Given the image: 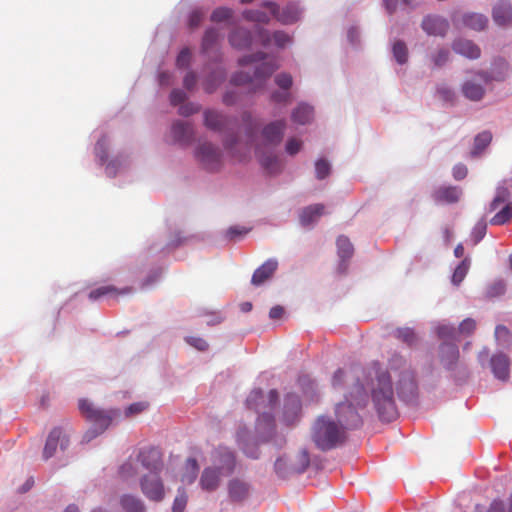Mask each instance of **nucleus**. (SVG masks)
I'll return each mask as SVG.
<instances>
[{"instance_id":"51","label":"nucleus","mask_w":512,"mask_h":512,"mask_svg":"<svg viewBox=\"0 0 512 512\" xmlns=\"http://www.w3.org/2000/svg\"><path fill=\"white\" fill-rule=\"evenodd\" d=\"M191 61V51L189 48H183L176 59V65L178 68H186L189 66Z\"/></svg>"},{"instance_id":"14","label":"nucleus","mask_w":512,"mask_h":512,"mask_svg":"<svg viewBox=\"0 0 512 512\" xmlns=\"http://www.w3.org/2000/svg\"><path fill=\"white\" fill-rule=\"evenodd\" d=\"M490 367L494 377L506 382L510 377V360L504 353H496L490 359Z\"/></svg>"},{"instance_id":"46","label":"nucleus","mask_w":512,"mask_h":512,"mask_svg":"<svg viewBox=\"0 0 512 512\" xmlns=\"http://www.w3.org/2000/svg\"><path fill=\"white\" fill-rule=\"evenodd\" d=\"M225 74L220 72L217 76L209 77L204 83V89L207 93H213L218 85L224 81Z\"/></svg>"},{"instance_id":"8","label":"nucleus","mask_w":512,"mask_h":512,"mask_svg":"<svg viewBox=\"0 0 512 512\" xmlns=\"http://www.w3.org/2000/svg\"><path fill=\"white\" fill-rule=\"evenodd\" d=\"M262 6L268 8L273 17L284 25L297 22L302 13L301 9L294 3L288 4L281 11L275 2H264Z\"/></svg>"},{"instance_id":"57","label":"nucleus","mask_w":512,"mask_h":512,"mask_svg":"<svg viewBox=\"0 0 512 512\" xmlns=\"http://www.w3.org/2000/svg\"><path fill=\"white\" fill-rule=\"evenodd\" d=\"M200 110V106L194 103H185L179 107L178 113L182 116H190L197 113Z\"/></svg>"},{"instance_id":"38","label":"nucleus","mask_w":512,"mask_h":512,"mask_svg":"<svg viewBox=\"0 0 512 512\" xmlns=\"http://www.w3.org/2000/svg\"><path fill=\"white\" fill-rule=\"evenodd\" d=\"M470 268V259L464 258L460 264L455 268L452 275V283L458 286L466 277Z\"/></svg>"},{"instance_id":"22","label":"nucleus","mask_w":512,"mask_h":512,"mask_svg":"<svg viewBox=\"0 0 512 512\" xmlns=\"http://www.w3.org/2000/svg\"><path fill=\"white\" fill-rule=\"evenodd\" d=\"M440 360L447 370H453L459 359L458 347L453 343H443L439 348Z\"/></svg>"},{"instance_id":"15","label":"nucleus","mask_w":512,"mask_h":512,"mask_svg":"<svg viewBox=\"0 0 512 512\" xmlns=\"http://www.w3.org/2000/svg\"><path fill=\"white\" fill-rule=\"evenodd\" d=\"M257 37L263 47H268L272 40L278 48H284L292 42V37L284 31H275L273 35L263 28H257Z\"/></svg>"},{"instance_id":"12","label":"nucleus","mask_w":512,"mask_h":512,"mask_svg":"<svg viewBox=\"0 0 512 512\" xmlns=\"http://www.w3.org/2000/svg\"><path fill=\"white\" fill-rule=\"evenodd\" d=\"M509 64L503 58H497L492 62L491 71H478L476 74L485 82L504 81L508 75Z\"/></svg>"},{"instance_id":"53","label":"nucleus","mask_w":512,"mask_h":512,"mask_svg":"<svg viewBox=\"0 0 512 512\" xmlns=\"http://www.w3.org/2000/svg\"><path fill=\"white\" fill-rule=\"evenodd\" d=\"M495 337L500 342L509 343L511 340V333L505 326L498 325L495 329Z\"/></svg>"},{"instance_id":"64","label":"nucleus","mask_w":512,"mask_h":512,"mask_svg":"<svg viewBox=\"0 0 512 512\" xmlns=\"http://www.w3.org/2000/svg\"><path fill=\"white\" fill-rule=\"evenodd\" d=\"M186 99V94L180 89H174L170 94V101L172 105L183 103Z\"/></svg>"},{"instance_id":"36","label":"nucleus","mask_w":512,"mask_h":512,"mask_svg":"<svg viewBox=\"0 0 512 512\" xmlns=\"http://www.w3.org/2000/svg\"><path fill=\"white\" fill-rule=\"evenodd\" d=\"M259 160L262 167L270 174L278 173L282 168L280 160L275 155H260Z\"/></svg>"},{"instance_id":"9","label":"nucleus","mask_w":512,"mask_h":512,"mask_svg":"<svg viewBox=\"0 0 512 512\" xmlns=\"http://www.w3.org/2000/svg\"><path fill=\"white\" fill-rule=\"evenodd\" d=\"M136 461L139 462L148 473H161L163 469L162 453L154 447L143 448L139 451Z\"/></svg>"},{"instance_id":"49","label":"nucleus","mask_w":512,"mask_h":512,"mask_svg":"<svg viewBox=\"0 0 512 512\" xmlns=\"http://www.w3.org/2000/svg\"><path fill=\"white\" fill-rule=\"evenodd\" d=\"M315 172L318 179L326 178L330 173V164L324 159L318 160L315 163Z\"/></svg>"},{"instance_id":"39","label":"nucleus","mask_w":512,"mask_h":512,"mask_svg":"<svg viewBox=\"0 0 512 512\" xmlns=\"http://www.w3.org/2000/svg\"><path fill=\"white\" fill-rule=\"evenodd\" d=\"M512 218V204H506L498 213L490 220L492 225H503Z\"/></svg>"},{"instance_id":"32","label":"nucleus","mask_w":512,"mask_h":512,"mask_svg":"<svg viewBox=\"0 0 512 512\" xmlns=\"http://www.w3.org/2000/svg\"><path fill=\"white\" fill-rule=\"evenodd\" d=\"M220 39V33L215 28H209L205 31L202 39L201 51L203 54H208L217 48Z\"/></svg>"},{"instance_id":"1","label":"nucleus","mask_w":512,"mask_h":512,"mask_svg":"<svg viewBox=\"0 0 512 512\" xmlns=\"http://www.w3.org/2000/svg\"><path fill=\"white\" fill-rule=\"evenodd\" d=\"M348 379H353L355 382L345 395V401L338 403L335 407L338 423L327 416H319L312 426V440L322 451H328L343 444L347 438L346 431L362 424L357 409L366 407L369 396L364 385L359 382L357 371L338 369L332 377V386L340 387Z\"/></svg>"},{"instance_id":"44","label":"nucleus","mask_w":512,"mask_h":512,"mask_svg":"<svg viewBox=\"0 0 512 512\" xmlns=\"http://www.w3.org/2000/svg\"><path fill=\"white\" fill-rule=\"evenodd\" d=\"M232 15H233L232 9H230L228 7H218L212 12L210 20L212 22L219 23V22H223V21L230 19L232 17Z\"/></svg>"},{"instance_id":"5","label":"nucleus","mask_w":512,"mask_h":512,"mask_svg":"<svg viewBox=\"0 0 512 512\" xmlns=\"http://www.w3.org/2000/svg\"><path fill=\"white\" fill-rule=\"evenodd\" d=\"M277 68V65L272 61L262 62L256 67L253 76H250L246 72H238L232 76L231 83L237 86L251 83L253 90L256 91L263 87L266 79H268Z\"/></svg>"},{"instance_id":"26","label":"nucleus","mask_w":512,"mask_h":512,"mask_svg":"<svg viewBox=\"0 0 512 512\" xmlns=\"http://www.w3.org/2000/svg\"><path fill=\"white\" fill-rule=\"evenodd\" d=\"M132 292L131 287H125L123 289H118L113 285H106L98 287L94 290H92L89 293V298L91 300H97L103 296H111L117 298L120 295H126Z\"/></svg>"},{"instance_id":"41","label":"nucleus","mask_w":512,"mask_h":512,"mask_svg":"<svg viewBox=\"0 0 512 512\" xmlns=\"http://www.w3.org/2000/svg\"><path fill=\"white\" fill-rule=\"evenodd\" d=\"M264 402V394L261 389H254L247 397L246 404L249 409L259 411L260 404Z\"/></svg>"},{"instance_id":"60","label":"nucleus","mask_w":512,"mask_h":512,"mask_svg":"<svg viewBox=\"0 0 512 512\" xmlns=\"http://www.w3.org/2000/svg\"><path fill=\"white\" fill-rule=\"evenodd\" d=\"M437 334L442 339H449L455 336L456 330L451 326L441 325L437 328Z\"/></svg>"},{"instance_id":"23","label":"nucleus","mask_w":512,"mask_h":512,"mask_svg":"<svg viewBox=\"0 0 512 512\" xmlns=\"http://www.w3.org/2000/svg\"><path fill=\"white\" fill-rule=\"evenodd\" d=\"M278 267V262L275 259H268L259 268H257L251 279V283L255 286L263 284L266 280L271 278Z\"/></svg>"},{"instance_id":"7","label":"nucleus","mask_w":512,"mask_h":512,"mask_svg":"<svg viewBox=\"0 0 512 512\" xmlns=\"http://www.w3.org/2000/svg\"><path fill=\"white\" fill-rule=\"evenodd\" d=\"M195 157L207 170L213 171L220 166L221 152L210 142L199 144L195 151Z\"/></svg>"},{"instance_id":"63","label":"nucleus","mask_w":512,"mask_h":512,"mask_svg":"<svg viewBox=\"0 0 512 512\" xmlns=\"http://www.w3.org/2000/svg\"><path fill=\"white\" fill-rule=\"evenodd\" d=\"M453 177L455 180H462L467 176L468 169L464 164H456L452 170Z\"/></svg>"},{"instance_id":"52","label":"nucleus","mask_w":512,"mask_h":512,"mask_svg":"<svg viewBox=\"0 0 512 512\" xmlns=\"http://www.w3.org/2000/svg\"><path fill=\"white\" fill-rule=\"evenodd\" d=\"M204 16H205V11H203L202 9L193 10L189 16V26L191 28L198 27L200 25V23L202 22Z\"/></svg>"},{"instance_id":"11","label":"nucleus","mask_w":512,"mask_h":512,"mask_svg":"<svg viewBox=\"0 0 512 512\" xmlns=\"http://www.w3.org/2000/svg\"><path fill=\"white\" fill-rule=\"evenodd\" d=\"M58 446H60L61 449H65L68 446V439L64 435L62 429L56 427L50 431L47 437L42 454L43 459L48 460L53 457Z\"/></svg>"},{"instance_id":"18","label":"nucleus","mask_w":512,"mask_h":512,"mask_svg":"<svg viewBox=\"0 0 512 512\" xmlns=\"http://www.w3.org/2000/svg\"><path fill=\"white\" fill-rule=\"evenodd\" d=\"M492 18L498 26L512 25V4L509 0L498 1L492 10Z\"/></svg>"},{"instance_id":"56","label":"nucleus","mask_w":512,"mask_h":512,"mask_svg":"<svg viewBox=\"0 0 512 512\" xmlns=\"http://www.w3.org/2000/svg\"><path fill=\"white\" fill-rule=\"evenodd\" d=\"M106 140L101 139L96 143L95 152L96 156L99 158L101 163H104L107 160V148H106Z\"/></svg>"},{"instance_id":"20","label":"nucleus","mask_w":512,"mask_h":512,"mask_svg":"<svg viewBox=\"0 0 512 512\" xmlns=\"http://www.w3.org/2000/svg\"><path fill=\"white\" fill-rule=\"evenodd\" d=\"M301 412V401L296 394H288L284 401L283 419L288 425L294 424Z\"/></svg>"},{"instance_id":"19","label":"nucleus","mask_w":512,"mask_h":512,"mask_svg":"<svg viewBox=\"0 0 512 512\" xmlns=\"http://www.w3.org/2000/svg\"><path fill=\"white\" fill-rule=\"evenodd\" d=\"M231 119L217 110L208 109L204 112V125L213 131L222 132L230 124Z\"/></svg>"},{"instance_id":"33","label":"nucleus","mask_w":512,"mask_h":512,"mask_svg":"<svg viewBox=\"0 0 512 512\" xmlns=\"http://www.w3.org/2000/svg\"><path fill=\"white\" fill-rule=\"evenodd\" d=\"M396 339L406 344L408 347H415L419 342V337L410 327L397 328L394 332Z\"/></svg>"},{"instance_id":"16","label":"nucleus","mask_w":512,"mask_h":512,"mask_svg":"<svg viewBox=\"0 0 512 512\" xmlns=\"http://www.w3.org/2000/svg\"><path fill=\"white\" fill-rule=\"evenodd\" d=\"M227 490L231 502L242 503L249 497L250 485L242 479L233 478L228 481Z\"/></svg>"},{"instance_id":"29","label":"nucleus","mask_w":512,"mask_h":512,"mask_svg":"<svg viewBox=\"0 0 512 512\" xmlns=\"http://www.w3.org/2000/svg\"><path fill=\"white\" fill-rule=\"evenodd\" d=\"M462 24L472 30L482 31L487 27L488 18L480 13H466L462 16Z\"/></svg>"},{"instance_id":"50","label":"nucleus","mask_w":512,"mask_h":512,"mask_svg":"<svg viewBox=\"0 0 512 512\" xmlns=\"http://www.w3.org/2000/svg\"><path fill=\"white\" fill-rule=\"evenodd\" d=\"M450 58V52L447 49H439L433 56L432 61L434 62L435 66L441 67L445 65Z\"/></svg>"},{"instance_id":"13","label":"nucleus","mask_w":512,"mask_h":512,"mask_svg":"<svg viewBox=\"0 0 512 512\" xmlns=\"http://www.w3.org/2000/svg\"><path fill=\"white\" fill-rule=\"evenodd\" d=\"M286 122L284 120L273 121L263 127L261 135L267 145L276 146L281 143Z\"/></svg>"},{"instance_id":"58","label":"nucleus","mask_w":512,"mask_h":512,"mask_svg":"<svg viewBox=\"0 0 512 512\" xmlns=\"http://www.w3.org/2000/svg\"><path fill=\"white\" fill-rule=\"evenodd\" d=\"M186 342L199 351H205L208 349L207 341L200 337H187Z\"/></svg>"},{"instance_id":"54","label":"nucleus","mask_w":512,"mask_h":512,"mask_svg":"<svg viewBox=\"0 0 512 512\" xmlns=\"http://www.w3.org/2000/svg\"><path fill=\"white\" fill-rule=\"evenodd\" d=\"M298 457H299L300 466L294 467L293 471L296 473H302L308 468V466L310 464V457L306 450L301 451Z\"/></svg>"},{"instance_id":"55","label":"nucleus","mask_w":512,"mask_h":512,"mask_svg":"<svg viewBox=\"0 0 512 512\" xmlns=\"http://www.w3.org/2000/svg\"><path fill=\"white\" fill-rule=\"evenodd\" d=\"M275 82L280 88L287 91L292 85V77L290 74L281 73L275 77Z\"/></svg>"},{"instance_id":"2","label":"nucleus","mask_w":512,"mask_h":512,"mask_svg":"<svg viewBox=\"0 0 512 512\" xmlns=\"http://www.w3.org/2000/svg\"><path fill=\"white\" fill-rule=\"evenodd\" d=\"M370 395L374 408L381 421L391 422L398 416L394 399L392 375L397 377V393L404 401L412 400L417 394V382L415 372L406 359L399 355H393L388 363V369H381L378 363L370 368Z\"/></svg>"},{"instance_id":"30","label":"nucleus","mask_w":512,"mask_h":512,"mask_svg":"<svg viewBox=\"0 0 512 512\" xmlns=\"http://www.w3.org/2000/svg\"><path fill=\"white\" fill-rule=\"evenodd\" d=\"M462 93L470 101H480L485 95L484 87L471 80H467L462 84Z\"/></svg>"},{"instance_id":"21","label":"nucleus","mask_w":512,"mask_h":512,"mask_svg":"<svg viewBox=\"0 0 512 512\" xmlns=\"http://www.w3.org/2000/svg\"><path fill=\"white\" fill-rule=\"evenodd\" d=\"M462 191L456 186H441L437 188L432 197L437 203L452 204L459 201Z\"/></svg>"},{"instance_id":"37","label":"nucleus","mask_w":512,"mask_h":512,"mask_svg":"<svg viewBox=\"0 0 512 512\" xmlns=\"http://www.w3.org/2000/svg\"><path fill=\"white\" fill-rule=\"evenodd\" d=\"M492 135L488 131H484L479 133L474 138V148L471 152L473 156L478 155L481 151H483L491 142Z\"/></svg>"},{"instance_id":"59","label":"nucleus","mask_w":512,"mask_h":512,"mask_svg":"<svg viewBox=\"0 0 512 512\" xmlns=\"http://www.w3.org/2000/svg\"><path fill=\"white\" fill-rule=\"evenodd\" d=\"M476 328V322L471 318L464 319L459 325V332L463 334H471Z\"/></svg>"},{"instance_id":"27","label":"nucleus","mask_w":512,"mask_h":512,"mask_svg":"<svg viewBox=\"0 0 512 512\" xmlns=\"http://www.w3.org/2000/svg\"><path fill=\"white\" fill-rule=\"evenodd\" d=\"M325 206L323 204H313L305 207L300 213V223L308 226L317 221L324 214Z\"/></svg>"},{"instance_id":"34","label":"nucleus","mask_w":512,"mask_h":512,"mask_svg":"<svg viewBox=\"0 0 512 512\" xmlns=\"http://www.w3.org/2000/svg\"><path fill=\"white\" fill-rule=\"evenodd\" d=\"M313 117V108L307 104L298 105L292 112V120L300 125H305Z\"/></svg>"},{"instance_id":"4","label":"nucleus","mask_w":512,"mask_h":512,"mask_svg":"<svg viewBox=\"0 0 512 512\" xmlns=\"http://www.w3.org/2000/svg\"><path fill=\"white\" fill-rule=\"evenodd\" d=\"M80 413L95 424L101 432L108 428L112 420L120 416L119 409L102 410L94 407L87 399H80L78 404Z\"/></svg>"},{"instance_id":"6","label":"nucleus","mask_w":512,"mask_h":512,"mask_svg":"<svg viewBox=\"0 0 512 512\" xmlns=\"http://www.w3.org/2000/svg\"><path fill=\"white\" fill-rule=\"evenodd\" d=\"M140 489L151 501L160 502L165 496V488L160 473H146L140 478Z\"/></svg>"},{"instance_id":"40","label":"nucleus","mask_w":512,"mask_h":512,"mask_svg":"<svg viewBox=\"0 0 512 512\" xmlns=\"http://www.w3.org/2000/svg\"><path fill=\"white\" fill-rule=\"evenodd\" d=\"M136 460L129 458L119 468V475L122 479H129L138 474Z\"/></svg>"},{"instance_id":"42","label":"nucleus","mask_w":512,"mask_h":512,"mask_svg":"<svg viewBox=\"0 0 512 512\" xmlns=\"http://www.w3.org/2000/svg\"><path fill=\"white\" fill-rule=\"evenodd\" d=\"M393 55L399 64H404L408 60V49L403 41H396L393 45Z\"/></svg>"},{"instance_id":"28","label":"nucleus","mask_w":512,"mask_h":512,"mask_svg":"<svg viewBox=\"0 0 512 512\" xmlns=\"http://www.w3.org/2000/svg\"><path fill=\"white\" fill-rule=\"evenodd\" d=\"M229 42L237 49L248 48L252 43L251 32L244 28H237L229 35Z\"/></svg>"},{"instance_id":"25","label":"nucleus","mask_w":512,"mask_h":512,"mask_svg":"<svg viewBox=\"0 0 512 512\" xmlns=\"http://www.w3.org/2000/svg\"><path fill=\"white\" fill-rule=\"evenodd\" d=\"M337 253L341 262L339 264V270L341 273H345L347 270L346 261L349 260L353 253L354 248L350 240L346 236H339L337 239Z\"/></svg>"},{"instance_id":"48","label":"nucleus","mask_w":512,"mask_h":512,"mask_svg":"<svg viewBox=\"0 0 512 512\" xmlns=\"http://www.w3.org/2000/svg\"><path fill=\"white\" fill-rule=\"evenodd\" d=\"M149 404L147 402H135L129 405L125 410L126 417L136 416L148 408Z\"/></svg>"},{"instance_id":"45","label":"nucleus","mask_w":512,"mask_h":512,"mask_svg":"<svg viewBox=\"0 0 512 512\" xmlns=\"http://www.w3.org/2000/svg\"><path fill=\"white\" fill-rule=\"evenodd\" d=\"M187 500H188V497H187L186 492L183 489L182 490L179 489L178 494L175 497L174 502H173L172 512H184V509L187 504Z\"/></svg>"},{"instance_id":"31","label":"nucleus","mask_w":512,"mask_h":512,"mask_svg":"<svg viewBox=\"0 0 512 512\" xmlns=\"http://www.w3.org/2000/svg\"><path fill=\"white\" fill-rule=\"evenodd\" d=\"M120 505L125 512H145L143 501L131 494H125L120 499Z\"/></svg>"},{"instance_id":"17","label":"nucleus","mask_w":512,"mask_h":512,"mask_svg":"<svg viewBox=\"0 0 512 512\" xmlns=\"http://www.w3.org/2000/svg\"><path fill=\"white\" fill-rule=\"evenodd\" d=\"M452 49L456 54H459L469 60H476L481 56L480 47L472 40L465 38H458L452 42Z\"/></svg>"},{"instance_id":"61","label":"nucleus","mask_w":512,"mask_h":512,"mask_svg":"<svg viewBox=\"0 0 512 512\" xmlns=\"http://www.w3.org/2000/svg\"><path fill=\"white\" fill-rule=\"evenodd\" d=\"M302 142L296 138H291L286 143V152L290 155H295L301 149Z\"/></svg>"},{"instance_id":"47","label":"nucleus","mask_w":512,"mask_h":512,"mask_svg":"<svg viewBox=\"0 0 512 512\" xmlns=\"http://www.w3.org/2000/svg\"><path fill=\"white\" fill-rule=\"evenodd\" d=\"M506 291V284L503 280L492 283L487 289V295L491 298L501 296Z\"/></svg>"},{"instance_id":"3","label":"nucleus","mask_w":512,"mask_h":512,"mask_svg":"<svg viewBox=\"0 0 512 512\" xmlns=\"http://www.w3.org/2000/svg\"><path fill=\"white\" fill-rule=\"evenodd\" d=\"M211 461L212 464L202 471L199 481L201 488L208 492L217 490L222 478L233 474L237 464L233 451L221 446L212 452Z\"/></svg>"},{"instance_id":"24","label":"nucleus","mask_w":512,"mask_h":512,"mask_svg":"<svg viewBox=\"0 0 512 512\" xmlns=\"http://www.w3.org/2000/svg\"><path fill=\"white\" fill-rule=\"evenodd\" d=\"M171 132L174 140L182 144H189L194 137L193 127L189 122L176 121Z\"/></svg>"},{"instance_id":"10","label":"nucleus","mask_w":512,"mask_h":512,"mask_svg":"<svg viewBox=\"0 0 512 512\" xmlns=\"http://www.w3.org/2000/svg\"><path fill=\"white\" fill-rule=\"evenodd\" d=\"M422 29L431 36L445 37L450 25L447 19L438 15H427L421 23Z\"/></svg>"},{"instance_id":"43","label":"nucleus","mask_w":512,"mask_h":512,"mask_svg":"<svg viewBox=\"0 0 512 512\" xmlns=\"http://www.w3.org/2000/svg\"><path fill=\"white\" fill-rule=\"evenodd\" d=\"M242 15L246 20L252 21V22L267 24L270 21L269 16L261 10H245L242 13Z\"/></svg>"},{"instance_id":"35","label":"nucleus","mask_w":512,"mask_h":512,"mask_svg":"<svg viewBox=\"0 0 512 512\" xmlns=\"http://www.w3.org/2000/svg\"><path fill=\"white\" fill-rule=\"evenodd\" d=\"M199 471L198 462L195 458H188L185 462V472L182 474L181 480L186 484L195 481Z\"/></svg>"},{"instance_id":"62","label":"nucleus","mask_w":512,"mask_h":512,"mask_svg":"<svg viewBox=\"0 0 512 512\" xmlns=\"http://www.w3.org/2000/svg\"><path fill=\"white\" fill-rule=\"evenodd\" d=\"M265 57H266L265 53L257 52L254 55L244 56L243 58H241L239 60V64L240 65H247V64H250V63L257 62V61H262L263 59H265Z\"/></svg>"}]
</instances>
